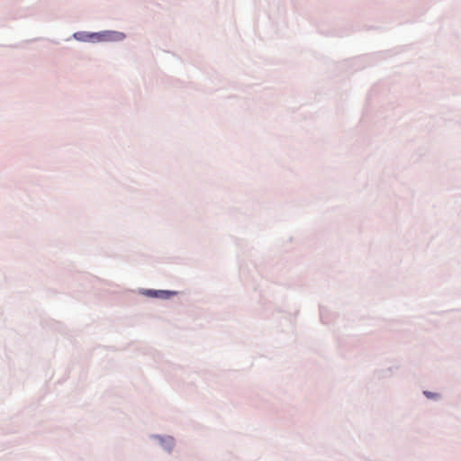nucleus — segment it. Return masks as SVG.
<instances>
[{"label":"nucleus","mask_w":461,"mask_h":461,"mask_svg":"<svg viewBox=\"0 0 461 461\" xmlns=\"http://www.w3.org/2000/svg\"><path fill=\"white\" fill-rule=\"evenodd\" d=\"M88 37L91 39H95L98 41H119L123 40L125 38V35L122 32H104L102 33H93Z\"/></svg>","instance_id":"f257e3e1"},{"label":"nucleus","mask_w":461,"mask_h":461,"mask_svg":"<svg viewBox=\"0 0 461 461\" xmlns=\"http://www.w3.org/2000/svg\"><path fill=\"white\" fill-rule=\"evenodd\" d=\"M144 294L151 297L167 299L174 293L165 290H147Z\"/></svg>","instance_id":"f03ea898"},{"label":"nucleus","mask_w":461,"mask_h":461,"mask_svg":"<svg viewBox=\"0 0 461 461\" xmlns=\"http://www.w3.org/2000/svg\"><path fill=\"white\" fill-rule=\"evenodd\" d=\"M429 398H433L434 396H436L435 393H429V392H425L424 393Z\"/></svg>","instance_id":"7ed1b4c3"}]
</instances>
